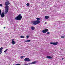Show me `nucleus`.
<instances>
[{
	"label": "nucleus",
	"instance_id": "39448f33",
	"mask_svg": "<svg viewBox=\"0 0 65 65\" xmlns=\"http://www.w3.org/2000/svg\"><path fill=\"white\" fill-rule=\"evenodd\" d=\"M50 44H53L55 45H57L58 44V42H51L50 43Z\"/></svg>",
	"mask_w": 65,
	"mask_h": 65
},
{
	"label": "nucleus",
	"instance_id": "6ab92c4d",
	"mask_svg": "<svg viewBox=\"0 0 65 65\" xmlns=\"http://www.w3.org/2000/svg\"><path fill=\"white\" fill-rule=\"evenodd\" d=\"M1 10L0 9V15H1Z\"/></svg>",
	"mask_w": 65,
	"mask_h": 65
},
{
	"label": "nucleus",
	"instance_id": "aec40b11",
	"mask_svg": "<svg viewBox=\"0 0 65 65\" xmlns=\"http://www.w3.org/2000/svg\"><path fill=\"white\" fill-rule=\"evenodd\" d=\"M29 37V36H26V38H28Z\"/></svg>",
	"mask_w": 65,
	"mask_h": 65
},
{
	"label": "nucleus",
	"instance_id": "bb28decb",
	"mask_svg": "<svg viewBox=\"0 0 65 65\" xmlns=\"http://www.w3.org/2000/svg\"><path fill=\"white\" fill-rule=\"evenodd\" d=\"M47 23V22H45V24H46Z\"/></svg>",
	"mask_w": 65,
	"mask_h": 65
},
{
	"label": "nucleus",
	"instance_id": "9d476101",
	"mask_svg": "<svg viewBox=\"0 0 65 65\" xmlns=\"http://www.w3.org/2000/svg\"><path fill=\"white\" fill-rule=\"evenodd\" d=\"M46 58L47 59H52V57L50 56H48L46 57Z\"/></svg>",
	"mask_w": 65,
	"mask_h": 65
},
{
	"label": "nucleus",
	"instance_id": "2eb2a0df",
	"mask_svg": "<svg viewBox=\"0 0 65 65\" xmlns=\"http://www.w3.org/2000/svg\"><path fill=\"white\" fill-rule=\"evenodd\" d=\"M36 19L37 20H40L41 19L40 18H36Z\"/></svg>",
	"mask_w": 65,
	"mask_h": 65
},
{
	"label": "nucleus",
	"instance_id": "0eeeda50",
	"mask_svg": "<svg viewBox=\"0 0 65 65\" xmlns=\"http://www.w3.org/2000/svg\"><path fill=\"white\" fill-rule=\"evenodd\" d=\"M4 17V13L2 12L1 14V17L2 18H3Z\"/></svg>",
	"mask_w": 65,
	"mask_h": 65
},
{
	"label": "nucleus",
	"instance_id": "4be33fe9",
	"mask_svg": "<svg viewBox=\"0 0 65 65\" xmlns=\"http://www.w3.org/2000/svg\"><path fill=\"white\" fill-rule=\"evenodd\" d=\"M64 36H62L61 37V38H64Z\"/></svg>",
	"mask_w": 65,
	"mask_h": 65
},
{
	"label": "nucleus",
	"instance_id": "423d86ee",
	"mask_svg": "<svg viewBox=\"0 0 65 65\" xmlns=\"http://www.w3.org/2000/svg\"><path fill=\"white\" fill-rule=\"evenodd\" d=\"M48 31V29H46L43 30L42 32H43V33H46V32H47Z\"/></svg>",
	"mask_w": 65,
	"mask_h": 65
},
{
	"label": "nucleus",
	"instance_id": "4468645a",
	"mask_svg": "<svg viewBox=\"0 0 65 65\" xmlns=\"http://www.w3.org/2000/svg\"><path fill=\"white\" fill-rule=\"evenodd\" d=\"M31 41V40H27L26 41H25V42H30Z\"/></svg>",
	"mask_w": 65,
	"mask_h": 65
},
{
	"label": "nucleus",
	"instance_id": "9b49d317",
	"mask_svg": "<svg viewBox=\"0 0 65 65\" xmlns=\"http://www.w3.org/2000/svg\"><path fill=\"white\" fill-rule=\"evenodd\" d=\"M3 49V47H2L0 48V54L2 53V50Z\"/></svg>",
	"mask_w": 65,
	"mask_h": 65
},
{
	"label": "nucleus",
	"instance_id": "5701e85b",
	"mask_svg": "<svg viewBox=\"0 0 65 65\" xmlns=\"http://www.w3.org/2000/svg\"><path fill=\"white\" fill-rule=\"evenodd\" d=\"M21 59H22V58H23V56H22L21 57Z\"/></svg>",
	"mask_w": 65,
	"mask_h": 65
},
{
	"label": "nucleus",
	"instance_id": "a878e982",
	"mask_svg": "<svg viewBox=\"0 0 65 65\" xmlns=\"http://www.w3.org/2000/svg\"><path fill=\"white\" fill-rule=\"evenodd\" d=\"M63 59H64V58H62V59L63 60Z\"/></svg>",
	"mask_w": 65,
	"mask_h": 65
},
{
	"label": "nucleus",
	"instance_id": "b1692460",
	"mask_svg": "<svg viewBox=\"0 0 65 65\" xmlns=\"http://www.w3.org/2000/svg\"><path fill=\"white\" fill-rule=\"evenodd\" d=\"M0 6H2V4H0Z\"/></svg>",
	"mask_w": 65,
	"mask_h": 65
},
{
	"label": "nucleus",
	"instance_id": "412c9836",
	"mask_svg": "<svg viewBox=\"0 0 65 65\" xmlns=\"http://www.w3.org/2000/svg\"><path fill=\"white\" fill-rule=\"evenodd\" d=\"M50 34V32H47V34Z\"/></svg>",
	"mask_w": 65,
	"mask_h": 65
},
{
	"label": "nucleus",
	"instance_id": "ddd939ff",
	"mask_svg": "<svg viewBox=\"0 0 65 65\" xmlns=\"http://www.w3.org/2000/svg\"><path fill=\"white\" fill-rule=\"evenodd\" d=\"M45 18L46 19H47L49 18V17L48 16H45Z\"/></svg>",
	"mask_w": 65,
	"mask_h": 65
},
{
	"label": "nucleus",
	"instance_id": "20e7f679",
	"mask_svg": "<svg viewBox=\"0 0 65 65\" xmlns=\"http://www.w3.org/2000/svg\"><path fill=\"white\" fill-rule=\"evenodd\" d=\"M24 61H31V60L29 58H26L24 59Z\"/></svg>",
	"mask_w": 65,
	"mask_h": 65
},
{
	"label": "nucleus",
	"instance_id": "7ed1b4c3",
	"mask_svg": "<svg viewBox=\"0 0 65 65\" xmlns=\"http://www.w3.org/2000/svg\"><path fill=\"white\" fill-rule=\"evenodd\" d=\"M22 16H21V14H20L18 16L15 17V19L18 20V21H19V20H21L22 19Z\"/></svg>",
	"mask_w": 65,
	"mask_h": 65
},
{
	"label": "nucleus",
	"instance_id": "a211bd4d",
	"mask_svg": "<svg viewBox=\"0 0 65 65\" xmlns=\"http://www.w3.org/2000/svg\"><path fill=\"white\" fill-rule=\"evenodd\" d=\"M29 5H30L29 4V3H27L26 4V5L27 6H29Z\"/></svg>",
	"mask_w": 65,
	"mask_h": 65
},
{
	"label": "nucleus",
	"instance_id": "dca6fc26",
	"mask_svg": "<svg viewBox=\"0 0 65 65\" xmlns=\"http://www.w3.org/2000/svg\"><path fill=\"white\" fill-rule=\"evenodd\" d=\"M25 37L23 36H21V38H24V37Z\"/></svg>",
	"mask_w": 65,
	"mask_h": 65
},
{
	"label": "nucleus",
	"instance_id": "f03ea898",
	"mask_svg": "<svg viewBox=\"0 0 65 65\" xmlns=\"http://www.w3.org/2000/svg\"><path fill=\"white\" fill-rule=\"evenodd\" d=\"M40 21L39 20H37L32 21V23L33 25H37L38 24Z\"/></svg>",
	"mask_w": 65,
	"mask_h": 65
},
{
	"label": "nucleus",
	"instance_id": "393cba45",
	"mask_svg": "<svg viewBox=\"0 0 65 65\" xmlns=\"http://www.w3.org/2000/svg\"><path fill=\"white\" fill-rule=\"evenodd\" d=\"M4 29H5V27H4Z\"/></svg>",
	"mask_w": 65,
	"mask_h": 65
},
{
	"label": "nucleus",
	"instance_id": "f8f14e48",
	"mask_svg": "<svg viewBox=\"0 0 65 65\" xmlns=\"http://www.w3.org/2000/svg\"><path fill=\"white\" fill-rule=\"evenodd\" d=\"M31 29L32 30H34L35 29V27L34 26H31Z\"/></svg>",
	"mask_w": 65,
	"mask_h": 65
},
{
	"label": "nucleus",
	"instance_id": "f3484780",
	"mask_svg": "<svg viewBox=\"0 0 65 65\" xmlns=\"http://www.w3.org/2000/svg\"><path fill=\"white\" fill-rule=\"evenodd\" d=\"M8 49L4 51V53H6V51H8Z\"/></svg>",
	"mask_w": 65,
	"mask_h": 65
},
{
	"label": "nucleus",
	"instance_id": "1a4fd4ad",
	"mask_svg": "<svg viewBox=\"0 0 65 65\" xmlns=\"http://www.w3.org/2000/svg\"><path fill=\"white\" fill-rule=\"evenodd\" d=\"M37 62L36 61H34V62H32V63H29V64H36V63Z\"/></svg>",
	"mask_w": 65,
	"mask_h": 65
},
{
	"label": "nucleus",
	"instance_id": "6e6552de",
	"mask_svg": "<svg viewBox=\"0 0 65 65\" xmlns=\"http://www.w3.org/2000/svg\"><path fill=\"white\" fill-rule=\"evenodd\" d=\"M14 39H12V44H14L15 43V42L14 41Z\"/></svg>",
	"mask_w": 65,
	"mask_h": 65
},
{
	"label": "nucleus",
	"instance_id": "f257e3e1",
	"mask_svg": "<svg viewBox=\"0 0 65 65\" xmlns=\"http://www.w3.org/2000/svg\"><path fill=\"white\" fill-rule=\"evenodd\" d=\"M10 4V3L8 1H7V2H6L5 3V5H6L5 7V13L6 14H7V12H8V10L9 9V6L8 5Z\"/></svg>",
	"mask_w": 65,
	"mask_h": 65
}]
</instances>
